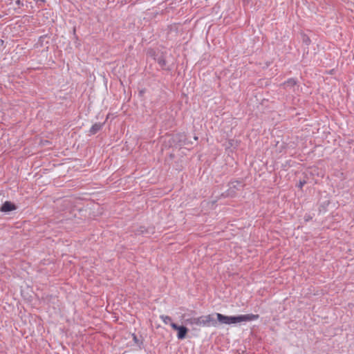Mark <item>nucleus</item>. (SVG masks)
Returning <instances> with one entry per match:
<instances>
[{
    "label": "nucleus",
    "mask_w": 354,
    "mask_h": 354,
    "mask_svg": "<svg viewBox=\"0 0 354 354\" xmlns=\"http://www.w3.org/2000/svg\"><path fill=\"white\" fill-rule=\"evenodd\" d=\"M259 318L258 315L247 314L237 316H229V324H237L241 322H247L257 320Z\"/></svg>",
    "instance_id": "nucleus-1"
},
{
    "label": "nucleus",
    "mask_w": 354,
    "mask_h": 354,
    "mask_svg": "<svg viewBox=\"0 0 354 354\" xmlns=\"http://www.w3.org/2000/svg\"><path fill=\"white\" fill-rule=\"evenodd\" d=\"M197 326H216L217 321L213 315H208L197 317Z\"/></svg>",
    "instance_id": "nucleus-2"
},
{
    "label": "nucleus",
    "mask_w": 354,
    "mask_h": 354,
    "mask_svg": "<svg viewBox=\"0 0 354 354\" xmlns=\"http://www.w3.org/2000/svg\"><path fill=\"white\" fill-rule=\"evenodd\" d=\"M171 326L174 330L178 331L177 337L179 339H183L186 337L188 328L184 326H178L175 323H171Z\"/></svg>",
    "instance_id": "nucleus-3"
},
{
    "label": "nucleus",
    "mask_w": 354,
    "mask_h": 354,
    "mask_svg": "<svg viewBox=\"0 0 354 354\" xmlns=\"http://www.w3.org/2000/svg\"><path fill=\"white\" fill-rule=\"evenodd\" d=\"M16 209L17 206L14 203L10 201H6L2 204L0 211L3 212H9Z\"/></svg>",
    "instance_id": "nucleus-4"
},
{
    "label": "nucleus",
    "mask_w": 354,
    "mask_h": 354,
    "mask_svg": "<svg viewBox=\"0 0 354 354\" xmlns=\"http://www.w3.org/2000/svg\"><path fill=\"white\" fill-rule=\"evenodd\" d=\"M103 126V123L97 122L92 125V127L89 129V133L91 135H94L97 133L102 129Z\"/></svg>",
    "instance_id": "nucleus-5"
},
{
    "label": "nucleus",
    "mask_w": 354,
    "mask_h": 354,
    "mask_svg": "<svg viewBox=\"0 0 354 354\" xmlns=\"http://www.w3.org/2000/svg\"><path fill=\"white\" fill-rule=\"evenodd\" d=\"M216 316L217 317V322H220L221 324H229V316L224 315L221 313H216Z\"/></svg>",
    "instance_id": "nucleus-6"
},
{
    "label": "nucleus",
    "mask_w": 354,
    "mask_h": 354,
    "mask_svg": "<svg viewBox=\"0 0 354 354\" xmlns=\"http://www.w3.org/2000/svg\"><path fill=\"white\" fill-rule=\"evenodd\" d=\"M286 87H295L297 86V82L294 79H290L284 83Z\"/></svg>",
    "instance_id": "nucleus-7"
},
{
    "label": "nucleus",
    "mask_w": 354,
    "mask_h": 354,
    "mask_svg": "<svg viewBox=\"0 0 354 354\" xmlns=\"http://www.w3.org/2000/svg\"><path fill=\"white\" fill-rule=\"evenodd\" d=\"M160 318L162 320V322L165 324H171V323H172L171 322V318L169 316H167V315H160Z\"/></svg>",
    "instance_id": "nucleus-8"
},
{
    "label": "nucleus",
    "mask_w": 354,
    "mask_h": 354,
    "mask_svg": "<svg viewBox=\"0 0 354 354\" xmlns=\"http://www.w3.org/2000/svg\"><path fill=\"white\" fill-rule=\"evenodd\" d=\"M197 322H198L197 317H192L189 319H187L185 320V323L187 324H189V325H196L197 326Z\"/></svg>",
    "instance_id": "nucleus-9"
},
{
    "label": "nucleus",
    "mask_w": 354,
    "mask_h": 354,
    "mask_svg": "<svg viewBox=\"0 0 354 354\" xmlns=\"http://www.w3.org/2000/svg\"><path fill=\"white\" fill-rule=\"evenodd\" d=\"M303 41L304 43H305L306 45H309L310 43V39L308 37H307L306 35H303Z\"/></svg>",
    "instance_id": "nucleus-10"
},
{
    "label": "nucleus",
    "mask_w": 354,
    "mask_h": 354,
    "mask_svg": "<svg viewBox=\"0 0 354 354\" xmlns=\"http://www.w3.org/2000/svg\"><path fill=\"white\" fill-rule=\"evenodd\" d=\"M138 232L140 234H147V231L145 230V227H140Z\"/></svg>",
    "instance_id": "nucleus-11"
},
{
    "label": "nucleus",
    "mask_w": 354,
    "mask_h": 354,
    "mask_svg": "<svg viewBox=\"0 0 354 354\" xmlns=\"http://www.w3.org/2000/svg\"><path fill=\"white\" fill-rule=\"evenodd\" d=\"M306 184V181L305 180H300L299 183V185H298V187L301 189L303 187V186Z\"/></svg>",
    "instance_id": "nucleus-12"
},
{
    "label": "nucleus",
    "mask_w": 354,
    "mask_h": 354,
    "mask_svg": "<svg viewBox=\"0 0 354 354\" xmlns=\"http://www.w3.org/2000/svg\"><path fill=\"white\" fill-rule=\"evenodd\" d=\"M144 93V90H140V92H139V95H142V94Z\"/></svg>",
    "instance_id": "nucleus-13"
},
{
    "label": "nucleus",
    "mask_w": 354,
    "mask_h": 354,
    "mask_svg": "<svg viewBox=\"0 0 354 354\" xmlns=\"http://www.w3.org/2000/svg\"><path fill=\"white\" fill-rule=\"evenodd\" d=\"M159 64H160V65H163V64H165V61L160 60V61H159Z\"/></svg>",
    "instance_id": "nucleus-14"
},
{
    "label": "nucleus",
    "mask_w": 354,
    "mask_h": 354,
    "mask_svg": "<svg viewBox=\"0 0 354 354\" xmlns=\"http://www.w3.org/2000/svg\"><path fill=\"white\" fill-rule=\"evenodd\" d=\"M198 138L196 136L194 137V140H197Z\"/></svg>",
    "instance_id": "nucleus-15"
}]
</instances>
